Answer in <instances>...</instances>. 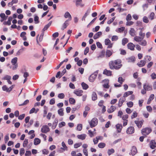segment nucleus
<instances>
[{
  "label": "nucleus",
  "instance_id": "1",
  "mask_svg": "<svg viewBox=\"0 0 156 156\" xmlns=\"http://www.w3.org/2000/svg\"><path fill=\"white\" fill-rule=\"evenodd\" d=\"M109 65L110 69H118L122 66L121 61L120 59H117L111 61L109 62Z\"/></svg>",
  "mask_w": 156,
  "mask_h": 156
},
{
  "label": "nucleus",
  "instance_id": "2",
  "mask_svg": "<svg viewBox=\"0 0 156 156\" xmlns=\"http://www.w3.org/2000/svg\"><path fill=\"white\" fill-rule=\"evenodd\" d=\"M17 60L18 58L17 57H14L11 60V62L12 65L13 66L12 68L13 70L16 69L18 67V65L17 63Z\"/></svg>",
  "mask_w": 156,
  "mask_h": 156
},
{
  "label": "nucleus",
  "instance_id": "3",
  "mask_svg": "<svg viewBox=\"0 0 156 156\" xmlns=\"http://www.w3.org/2000/svg\"><path fill=\"white\" fill-rule=\"evenodd\" d=\"M89 123L91 127H94L98 124V119L96 118H94L90 121L89 122Z\"/></svg>",
  "mask_w": 156,
  "mask_h": 156
},
{
  "label": "nucleus",
  "instance_id": "4",
  "mask_svg": "<svg viewBox=\"0 0 156 156\" xmlns=\"http://www.w3.org/2000/svg\"><path fill=\"white\" fill-rule=\"evenodd\" d=\"M41 132L43 133H46L50 131V129L47 125H43L41 129Z\"/></svg>",
  "mask_w": 156,
  "mask_h": 156
},
{
  "label": "nucleus",
  "instance_id": "5",
  "mask_svg": "<svg viewBox=\"0 0 156 156\" xmlns=\"http://www.w3.org/2000/svg\"><path fill=\"white\" fill-rule=\"evenodd\" d=\"M11 79V77L9 75H5L2 79L3 80H6L8 84H11L12 83L10 81Z\"/></svg>",
  "mask_w": 156,
  "mask_h": 156
},
{
  "label": "nucleus",
  "instance_id": "6",
  "mask_svg": "<svg viewBox=\"0 0 156 156\" xmlns=\"http://www.w3.org/2000/svg\"><path fill=\"white\" fill-rule=\"evenodd\" d=\"M151 131V129L150 128H145L142 130L143 134L146 135L148 134Z\"/></svg>",
  "mask_w": 156,
  "mask_h": 156
},
{
  "label": "nucleus",
  "instance_id": "7",
  "mask_svg": "<svg viewBox=\"0 0 156 156\" xmlns=\"http://www.w3.org/2000/svg\"><path fill=\"white\" fill-rule=\"evenodd\" d=\"M97 76V73H95L92 74L89 78V81L91 82H93Z\"/></svg>",
  "mask_w": 156,
  "mask_h": 156
},
{
  "label": "nucleus",
  "instance_id": "8",
  "mask_svg": "<svg viewBox=\"0 0 156 156\" xmlns=\"http://www.w3.org/2000/svg\"><path fill=\"white\" fill-rule=\"evenodd\" d=\"M102 82L104 83L103 85V86L104 88H108L109 86L108 85L109 80L108 79H105L103 80Z\"/></svg>",
  "mask_w": 156,
  "mask_h": 156
},
{
  "label": "nucleus",
  "instance_id": "9",
  "mask_svg": "<svg viewBox=\"0 0 156 156\" xmlns=\"http://www.w3.org/2000/svg\"><path fill=\"white\" fill-rule=\"evenodd\" d=\"M134 132V129L133 127L130 126L128 127L126 130V132L128 134H131Z\"/></svg>",
  "mask_w": 156,
  "mask_h": 156
},
{
  "label": "nucleus",
  "instance_id": "10",
  "mask_svg": "<svg viewBox=\"0 0 156 156\" xmlns=\"http://www.w3.org/2000/svg\"><path fill=\"white\" fill-rule=\"evenodd\" d=\"M73 93L77 96H80L82 95L83 91L81 90H74Z\"/></svg>",
  "mask_w": 156,
  "mask_h": 156
},
{
  "label": "nucleus",
  "instance_id": "11",
  "mask_svg": "<svg viewBox=\"0 0 156 156\" xmlns=\"http://www.w3.org/2000/svg\"><path fill=\"white\" fill-rule=\"evenodd\" d=\"M143 87L144 89L147 91L151 90L152 89V86L147 84H144Z\"/></svg>",
  "mask_w": 156,
  "mask_h": 156
},
{
  "label": "nucleus",
  "instance_id": "12",
  "mask_svg": "<svg viewBox=\"0 0 156 156\" xmlns=\"http://www.w3.org/2000/svg\"><path fill=\"white\" fill-rule=\"evenodd\" d=\"M137 152V150L136 147L135 146H133L131 150V152L129 154H131L132 155H135Z\"/></svg>",
  "mask_w": 156,
  "mask_h": 156
},
{
  "label": "nucleus",
  "instance_id": "13",
  "mask_svg": "<svg viewBox=\"0 0 156 156\" xmlns=\"http://www.w3.org/2000/svg\"><path fill=\"white\" fill-rule=\"evenodd\" d=\"M143 120L141 121L136 120L135 121V123L139 128H140L143 125Z\"/></svg>",
  "mask_w": 156,
  "mask_h": 156
},
{
  "label": "nucleus",
  "instance_id": "14",
  "mask_svg": "<svg viewBox=\"0 0 156 156\" xmlns=\"http://www.w3.org/2000/svg\"><path fill=\"white\" fill-rule=\"evenodd\" d=\"M39 35H38L36 37V41L37 43H38L40 42H41L42 41L43 39V37L44 36V34L42 33L39 36V39H38V37Z\"/></svg>",
  "mask_w": 156,
  "mask_h": 156
},
{
  "label": "nucleus",
  "instance_id": "15",
  "mask_svg": "<svg viewBox=\"0 0 156 156\" xmlns=\"http://www.w3.org/2000/svg\"><path fill=\"white\" fill-rule=\"evenodd\" d=\"M129 34L132 36H134L136 35V31L133 28H131L129 32Z\"/></svg>",
  "mask_w": 156,
  "mask_h": 156
},
{
  "label": "nucleus",
  "instance_id": "16",
  "mask_svg": "<svg viewBox=\"0 0 156 156\" xmlns=\"http://www.w3.org/2000/svg\"><path fill=\"white\" fill-rule=\"evenodd\" d=\"M150 144V147L152 149H154L156 147V143L154 140L151 141Z\"/></svg>",
  "mask_w": 156,
  "mask_h": 156
},
{
  "label": "nucleus",
  "instance_id": "17",
  "mask_svg": "<svg viewBox=\"0 0 156 156\" xmlns=\"http://www.w3.org/2000/svg\"><path fill=\"white\" fill-rule=\"evenodd\" d=\"M70 20H66L64 23L63 24L62 27V30H64V29L66 28L68 26L69 24V21Z\"/></svg>",
  "mask_w": 156,
  "mask_h": 156
},
{
  "label": "nucleus",
  "instance_id": "18",
  "mask_svg": "<svg viewBox=\"0 0 156 156\" xmlns=\"http://www.w3.org/2000/svg\"><path fill=\"white\" fill-rule=\"evenodd\" d=\"M34 144L35 145H37L40 143L41 140L38 138H36L34 139Z\"/></svg>",
  "mask_w": 156,
  "mask_h": 156
},
{
  "label": "nucleus",
  "instance_id": "19",
  "mask_svg": "<svg viewBox=\"0 0 156 156\" xmlns=\"http://www.w3.org/2000/svg\"><path fill=\"white\" fill-rule=\"evenodd\" d=\"M128 48L131 50H133L134 49L135 45L131 43H129L127 45Z\"/></svg>",
  "mask_w": 156,
  "mask_h": 156
},
{
  "label": "nucleus",
  "instance_id": "20",
  "mask_svg": "<svg viewBox=\"0 0 156 156\" xmlns=\"http://www.w3.org/2000/svg\"><path fill=\"white\" fill-rule=\"evenodd\" d=\"M64 17L66 18H68L69 19V20H71L72 19L71 16L68 12H65L64 15Z\"/></svg>",
  "mask_w": 156,
  "mask_h": 156
},
{
  "label": "nucleus",
  "instance_id": "21",
  "mask_svg": "<svg viewBox=\"0 0 156 156\" xmlns=\"http://www.w3.org/2000/svg\"><path fill=\"white\" fill-rule=\"evenodd\" d=\"M126 99L124 98H122L119 100L118 106L119 107H121L123 102L125 101Z\"/></svg>",
  "mask_w": 156,
  "mask_h": 156
},
{
  "label": "nucleus",
  "instance_id": "22",
  "mask_svg": "<svg viewBox=\"0 0 156 156\" xmlns=\"http://www.w3.org/2000/svg\"><path fill=\"white\" fill-rule=\"evenodd\" d=\"M87 135L85 134H83L81 135H78L77 136V138L82 140H83L85 139Z\"/></svg>",
  "mask_w": 156,
  "mask_h": 156
},
{
  "label": "nucleus",
  "instance_id": "23",
  "mask_svg": "<svg viewBox=\"0 0 156 156\" xmlns=\"http://www.w3.org/2000/svg\"><path fill=\"white\" fill-rule=\"evenodd\" d=\"M12 17H9L7 21L5 22L4 23V24L5 25H10L11 24V21L12 20Z\"/></svg>",
  "mask_w": 156,
  "mask_h": 156
},
{
  "label": "nucleus",
  "instance_id": "24",
  "mask_svg": "<svg viewBox=\"0 0 156 156\" xmlns=\"http://www.w3.org/2000/svg\"><path fill=\"white\" fill-rule=\"evenodd\" d=\"M146 63V61L144 60H141L140 62L137 63V65L138 66L140 67H142L144 66Z\"/></svg>",
  "mask_w": 156,
  "mask_h": 156
},
{
  "label": "nucleus",
  "instance_id": "25",
  "mask_svg": "<svg viewBox=\"0 0 156 156\" xmlns=\"http://www.w3.org/2000/svg\"><path fill=\"white\" fill-rule=\"evenodd\" d=\"M103 73L108 76H110L112 75V71L105 69Z\"/></svg>",
  "mask_w": 156,
  "mask_h": 156
},
{
  "label": "nucleus",
  "instance_id": "26",
  "mask_svg": "<svg viewBox=\"0 0 156 156\" xmlns=\"http://www.w3.org/2000/svg\"><path fill=\"white\" fill-rule=\"evenodd\" d=\"M62 145L63 147H61L60 149L62 150L63 151L65 150L67 151L68 150V148L64 142H62Z\"/></svg>",
  "mask_w": 156,
  "mask_h": 156
},
{
  "label": "nucleus",
  "instance_id": "27",
  "mask_svg": "<svg viewBox=\"0 0 156 156\" xmlns=\"http://www.w3.org/2000/svg\"><path fill=\"white\" fill-rule=\"evenodd\" d=\"M102 34L101 32H98L96 33L94 36L93 38L94 39H96L99 37Z\"/></svg>",
  "mask_w": 156,
  "mask_h": 156
},
{
  "label": "nucleus",
  "instance_id": "28",
  "mask_svg": "<svg viewBox=\"0 0 156 156\" xmlns=\"http://www.w3.org/2000/svg\"><path fill=\"white\" fill-rule=\"evenodd\" d=\"M63 108H61L59 109L58 111V115L61 116H63L64 115L63 112Z\"/></svg>",
  "mask_w": 156,
  "mask_h": 156
},
{
  "label": "nucleus",
  "instance_id": "29",
  "mask_svg": "<svg viewBox=\"0 0 156 156\" xmlns=\"http://www.w3.org/2000/svg\"><path fill=\"white\" fill-rule=\"evenodd\" d=\"M154 94H151L148 98L147 101V104H149L151 103V101L154 98Z\"/></svg>",
  "mask_w": 156,
  "mask_h": 156
},
{
  "label": "nucleus",
  "instance_id": "30",
  "mask_svg": "<svg viewBox=\"0 0 156 156\" xmlns=\"http://www.w3.org/2000/svg\"><path fill=\"white\" fill-rule=\"evenodd\" d=\"M112 52L110 50H107L106 52V57H110L112 54Z\"/></svg>",
  "mask_w": 156,
  "mask_h": 156
},
{
  "label": "nucleus",
  "instance_id": "31",
  "mask_svg": "<svg viewBox=\"0 0 156 156\" xmlns=\"http://www.w3.org/2000/svg\"><path fill=\"white\" fill-rule=\"evenodd\" d=\"M116 127L118 132H120L122 128V125L121 124H117L116 125Z\"/></svg>",
  "mask_w": 156,
  "mask_h": 156
},
{
  "label": "nucleus",
  "instance_id": "32",
  "mask_svg": "<svg viewBox=\"0 0 156 156\" xmlns=\"http://www.w3.org/2000/svg\"><path fill=\"white\" fill-rule=\"evenodd\" d=\"M97 99L96 93L95 92H93L92 95V99L93 101H95Z\"/></svg>",
  "mask_w": 156,
  "mask_h": 156
},
{
  "label": "nucleus",
  "instance_id": "33",
  "mask_svg": "<svg viewBox=\"0 0 156 156\" xmlns=\"http://www.w3.org/2000/svg\"><path fill=\"white\" fill-rule=\"evenodd\" d=\"M115 107L112 105L111 106L110 108L108 109V112L109 113H112L115 111Z\"/></svg>",
  "mask_w": 156,
  "mask_h": 156
},
{
  "label": "nucleus",
  "instance_id": "34",
  "mask_svg": "<svg viewBox=\"0 0 156 156\" xmlns=\"http://www.w3.org/2000/svg\"><path fill=\"white\" fill-rule=\"evenodd\" d=\"M82 0H76V5L77 6H80V7H83L84 5L81 4Z\"/></svg>",
  "mask_w": 156,
  "mask_h": 156
},
{
  "label": "nucleus",
  "instance_id": "35",
  "mask_svg": "<svg viewBox=\"0 0 156 156\" xmlns=\"http://www.w3.org/2000/svg\"><path fill=\"white\" fill-rule=\"evenodd\" d=\"M128 62H133L135 61V58L134 57H131L126 59Z\"/></svg>",
  "mask_w": 156,
  "mask_h": 156
},
{
  "label": "nucleus",
  "instance_id": "36",
  "mask_svg": "<svg viewBox=\"0 0 156 156\" xmlns=\"http://www.w3.org/2000/svg\"><path fill=\"white\" fill-rule=\"evenodd\" d=\"M143 39L141 37L139 36H135L134 38V40L137 42H140L141 40Z\"/></svg>",
  "mask_w": 156,
  "mask_h": 156
},
{
  "label": "nucleus",
  "instance_id": "37",
  "mask_svg": "<svg viewBox=\"0 0 156 156\" xmlns=\"http://www.w3.org/2000/svg\"><path fill=\"white\" fill-rule=\"evenodd\" d=\"M133 93L132 91H128L125 92L123 94V97L124 98L127 97L130 95L132 94Z\"/></svg>",
  "mask_w": 156,
  "mask_h": 156
},
{
  "label": "nucleus",
  "instance_id": "38",
  "mask_svg": "<svg viewBox=\"0 0 156 156\" xmlns=\"http://www.w3.org/2000/svg\"><path fill=\"white\" fill-rule=\"evenodd\" d=\"M26 33L25 32H22L20 35V37L23 38V39L24 41H26L27 40L26 37L25 36Z\"/></svg>",
  "mask_w": 156,
  "mask_h": 156
},
{
  "label": "nucleus",
  "instance_id": "39",
  "mask_svg": "<svg viewBox=\"0 0 156 156\" xmlns=\"http://www.w3.org/2000/svg\"><path fill=\"white\" fill-rule=\"evenodd\" d=\"M106 144L103 142L100 143L98 144V147L100 148H103L105 147Z\"/></svg>",
  "mask_w": 156,
  "mask_h": 156
},
{
  "label": "nucleus",
  "instance_id": "40",
  "mask_svg": "<svg viewBox=\"0 0 156 156\" xmlns=\"http://www.w3.org/2000/svg\"><path fill=\"white\" fill-rule=\"evenodd\" d=\"M115 152L113 148L108 149L107 151V153L108 155H110L114 153Z\"/></svg>",
  "mask_w": 156,
  "mask_h": 156
},
{
  "label": "nucleus",
  "instance_id": "41",
  "mask_svg": "<svg viewBox=\"0 0 156 156\" xmlns=\"http://www.w3.org/2000/svg\"><path fill=\"white\" fill-rule=\"evenodd\" d=\"M83 88L84 90H87L88 88V86L84 82H82L81 83Z\"/></svg>",
  "mask_w": 156,
  "mask_h": 156
},
{
  "label": "nucleus",
  "instance_id": "42",
  "mask_svg": "<svg viewBox=\"0 0 156 156\" xmlns=\"http://www.w3.org/2000/svg\"><path fill=\"white\" fill-rule=\"evenodd\" d=\"M124 80V79H123L122 77L120 76L119 77L118 81L121 84H122Z\"/></svg>",
  "mask_w": 156,
  "mask_h": 156
},
{
  "label": "nucleus",
  "instance_id": "43",
  "mask_svg": "<svg viewBox=\"0 0 156 156\" xmlns=\"http://www.w3.org/2000/svg\"><path fill=\"white\" fill-rule=\"evenodd\" d=\"M125 28L124 27H122L119 28L117 30H116V31L118 33H122L124 30Z\"/></svg>",
  "mask_w": 156,
  "mask_h": 156
},
{
  "label": "nucleus",
  "instance_id": "44",
  "mask_svg": "<svg viewBox=\"0 0 156 156\" xmlns=\"http://www.w3.org/2000/svg\"><path fill=\"white\" fill-rule=\"evenodd\" d=\"M0 16L2 19H3L4 20H6L8 17L7 16H5L4 13H1L0 14Z\"/></svg>",
  "mask_w": 156,
  "mask_h": 156
},
{
  "label": "nucleus",
  "instance_id": "45",
  "mask_svg": "<svg viewBox=\"0 0 156 156\" xmlns=\"http://www.w3.org/2000/svg\"><path fill=\"white\" fill-rule=\"evenodd\" d=\"M139 44L141 45L145 46L147 44V42L146 40H143L142 41H141Z\"/></svg>",
  "mask_w": 156,
  "mask_h": 156
},
{
  "label": "nucleus",
  "instance_id": "46",
  "mask_svg": "<svg viewBox=\"0 0 156 156\" xmlns=\"http://www.w3.org/2000/svg\"><path fill=\"white\" fill-rule=\"evenodd\" d=\"M122 44L124 45L126 43L128 42V39L126 38H123L122 40Z\"/></svg>",
  "mask_w": 156,
  "mask_h": 156
},
{
  "label": "nucleus",
  "instance_id": "47",
  "mask_svg": "<svg viewBox=\"0 0 156 156\" xmlns=\"http://www.w3.org/2000/svg\"><path fill=\"white\" fill-rule=\"evenodd\" d=\"M24 51L23 48H22L19 50L16 53V55L17 56L20 55Z\"/></svg>",
  "mask_w": 156,
  "mask_h": 156
},
{
  "label": "nucleus",
  "instance_id": "48",
  "mask_svg": "<svg viewBox=\"0 0 156 156\" xmlns=\"http://www.w3.org/2000/svg\"><path fill=\"white\" fill-rule=\"evenodd\" d=\"M28 142V139H25L24 141H23V147H26L27 146Z\"/></svg>",
  "mask_w": 156,
  "mask_h": 156
},
{
  "label": "nucleus",
  "instance_id": "49",
  "mask_svg": "<svg viewBox=\"0 0 156 156\" xmlns=\"http://www.w3.org/2000/svg\"><path fill=\"white\" fill-rule=\"evenodd\" d=\"M51 25V23H49L48 24L46 25L44 28L42 30L43 31H45V30H47L49 27Z\"/></svg>",
  "mask_w": 156,
  "mask_h": 156
},
{
  "label": "nucleus",
  "instance_id": "50",
  "mask_svg": "<svg viewBox=\"0 0 156 156\" xmlns=\"http://www.w3.org/2000/svg\"><path fill=\"white\" fill-rule=\"evenodd\" d=\"M154 12H151L148 18L152 20L154 19Z\"/></svg>",
  "mask_w": 156,
  "mask_h": 156
},
{
  "label": "nucleus",
  "instance_id": "51",
  "mask_svg": "<svg viewBox=\"0 0 156 156\" xmlns=\"http://www.w3.org/2000/svg\"><path fill=\"white\" fill-rule=\"evenodd\" d=\"M82 128V124H80L77 125L76 127V129L78 131H81Z\"/></svg>",
  "mask_w": 156,
  "mask_h": 156
},
{
  "label": "nucleus",
  "instance_id": "52",
  "mask_svg": "<svg viewBox=\"0 0 156 156\" xmlns=\"http://www.w3.org/2000/svg\"><path fill=\"white\" fill-rule=\"evenodd\" d=\"M105 53L104 51H102L100 53L99 56L98 57V58H103L105 56Z\"/></svg>",
  "mask_w": 156,
  "mask_h": 156
},
{
  "label": "nucleus",
  "instance_id": "53",
  "mask_svg": "<svg viewBox=\"0 0 156 156\" xmlns=\"http://www.w3.org/2000/svg\"><path fill=\"white\" fill-rule=\"evenodd\" d=\"M137 113L135 111L133 112V114L131 116V118L132 119H133L134 118H135L137 117Z\"/></svg>",
  "mask_w": 156,
  "mask_h": 156
},
{
  "label": "nucleus",
  "instance_id": "54",
  "mask_svg": "<svg viewBox=\"0 0 156 156\" xmlns=\"http://www.w3.org/2000/svg\"><path fill=\"white\" fill-rule=\"evenodd\" d=\"M126 104L129 107L131 108L133 106V102L130 101L127 102Z\"/></svg>",
  "mask_w": 156,
  "mask_h": 156
},
{
  "label": "nucleus",
  "instance_id": "55",
  "mask_svg": "<svg viewBox=\"0 0 156 156\" xmlns=\"http://www.w3.org/2000/svg\"><path fill=\"white\" fill-rule=\"evenodd\" d=\"M69 102L70 104H74L75 103V101L73 98H70L69 99Z\"/></svg>",
  "mask_w": 156,
  "mask_h": 156
},
{
  "label": "nucleus",
  "instance_id": "56",
  "mask_svg": "<svg viewBox=\"0 0 156 156\" xmlns=\"http://www.w3.org/2000/svg\"><path fill=\"white\" fill-rule=\"evenodd\" d=\"M65 97V95L63 93H61L58 95V97L60 99H63Z\"/></svg>",
  "mask_w": 156,
  "mask_h": 156
},
{
  "label": "nucleus",
  "instance_id": "57",
  "mask_svg": "<svg viewBox=\"0 0 156 156\" xmlns=\"http://www.w3.org/2000/svg\"><path fill=\"white\" fill-rule=\"evenodd\" d=\"M65 122H62L59 123L58 126L59 127L61 128L63 126H65Z\"/></svg>",
  "mask_w": 156,
  "mask_h": 156
},
{
  "label": "nucleus",
  "instance_id": "58",
  "mask_svg": "<svg viewBox=\"0 0 156 156\" xmlns=\"http://www.w3.org/2000/svg\"><path fill=\"white\" fill-rule=\"evenodd\" d=\"M128 117L129 116L128 115H123L122 117V119L124 121L128 120L127 119L128 118Z\"/></svg>",
  "mask_w": 156,
  "mask_h": 156
},
{
  "label": "nucleus",
  "instance_id": "59",
  "mask_svg": "<svg viewBox=\"0 0 156 156\" xmlns=\"http://www.w3.org/2000/svg\"><path fill=\"white\" fill-rule=\"evenodd\" d=\"M2 89L3 90L6 91L7 92H9L8 88L6 87V85L3 86L2 87Z\"/></svg>",
  "mask_w": 156,
  "mask_h": 156
},
{
  "label": "nucleus",
  "instance_id": "60",
  "mask_svg": "<svg viewBox=\"0 0 156 156\" xmlns=\"http://www.w3.org/2000/svg\"><path fill=\"white\" fill-rule=\"evenodd\" d=\"M143 21L145 23H148L149 22V20L148 19L147 17L145 16L143 18Z\"/></svg>",
  "mask_w": 156,
  "mask_h": 156
},
{
  "label": "nucleus",
  "instance_id": "61",
  "mask_svg": "<svg viewBox=\"0 0 156 156\" xmlns=\"http://www.w3.org/2000/svg\"><path fill=\"white\" fill-rule=\"evenodd\" d=\"M25 150L23 148H21L20 151V155L21 156L24 153Z\"/></svg>",
  "mask_w": 156,
  "mask_h": 156
},
{
  "label": "nucleus",
  "instance_id": "62",
  "mask_svg": "<svg viewBox=\"0 0 156 156\" xmlns=\"http://www.w3.org/2000/svg\"><path fill=\"white\" fill-rule=\"evenodd\" d=\"M39 18L38 16H36L34 17V20L35 22V23H38L39 22L38 21Z\"/></svg>",
  "mask_w": 156,
  "mask_h": 156
},
{
  "label": "nucleus",
  "instance_id": "63",
  "mask_svg": "<svg viewBox=\"0 0 156 156\" xmlns=\"http://www.w3.org/2000/svg\"><path fill=\"white\" fill-rule=\"evenodd\" d=\"M118 37L117 36H113L112 37V41H115L118 40Z\"/></svg>",
  "mask_w": 156,
  "mask_h": 156
},
{
  "label": "nucleus",
  "instance_id": "64",
  "mask_svg": "<svg viewBox=\"0 0 156 156\" xmlns=\"http://www.w3.org/2000/svg\"><path fill=\"white\" fill-rule=\"evenodd\" d=\"M25 116V114H23L22 115H20L18 117V119L20 120H22L24 118Z\"/></svg>",
  "mask_w": 156,
  "mask_h": 156
}]
</instances>
